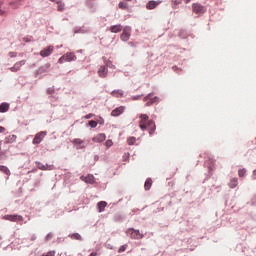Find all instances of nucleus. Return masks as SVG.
<instances>
[{"label":"nucleus","instance_id":"nucleus-12","mask_svg":"<svg viewBox=\"0 0 256 256\" xmlns=\"http://www.w3.org/2000/svg\"><path fill=\"white\" fill-rule=\"evenodd\" d=\"M123 113H125V106H120L111 112V116L119 117V115H123Z\"/></svg>","mask_w":256,"mask_h":256},{"label":"nucleus","instance_id":"nucleus-44","mask_svg":"<svg viewBox=\"0 0 256 256\" xmlns=\"http://www.w3.org/2000/svg\"><path fill=\"white\" fill-rule=\"evenodd\" d=\"M185 3H191V0H184Z\"/></svg>","mask_w":256,"mask_h":256},{"label":"nucleus","instance_id":"nucleus-27","mask_svg":"<svg viewBox=\"0 0 256 256\" xmlns=\"http://www.w3.org/2000/svg\"><path fill=\"white\" fill-rule=\"evenodd\" d=\"M57 3V11H65V3L61 2V1H56Z\"/></svg>","mask_w":256,"mask_h":256},{"label":"nucleus","instance_id":"nucleus-13","mask_svg":"<svg viewBox=\"0 0 256 256\" xmlns=\"http://www.w3.org/2000/svg\"><path fill=\"white\" fill-rule=\"evenodd\" d=\"M158 5H161V1L151 0L146 4V8L152 10L158 7Z\"/></svg>","mask_w":256,"mask_h":256},{"label":"nucleus","instance_id":"nucleus-40","mask_svg":"<svg viewBox=\"0 0 256 256\" xmlns=\"http://www.w3.org/2000/svg\"><path fill=\"white\" fill-rule=\"evenodd\" d=\"M6 129L3 126H0V133H5Z\"/></svg>","mask_w":256,"mask_h":256},{"label":"nucleus","instance_id":"nucleus-29","mask_svg":"<svg viewBox=\"0 0 256 256\" xmlns=\"http://www.w3.org/2000/svg\"><path fill=\"white\" fill-rule=\"evenodd\" d=\"M136 141H137V138H135V137H133V136H131V137H129V138L127 139L128 145H135Z\"/></svg>","mask_w":256,"mask_h":256},{"label":"nucleus","instance_id":"nucleus-21","mask_svg":"<svg viewBox=\"0 0 256 256\" xmlns=\"http://www.w3.org/2000/svg\"><path fill=\"white\" fill-rule=\"evenodd\" d=\"M239 185V180L237 178H232L229 182V188L230 189H235Z\"/></svg>","mask_w":256,"mask_h":256},{"label":"nucleus","instance_id":"nucleus-31","mask_svg":"<svg viewBox=\"0 0 256 256\" xmlns=\"http://www.w3.org/2000/svg\"><path fill=\"white\" fill-rule=\"evenodd\" d=\"M118 7H119V9H128L129 6L125 2H120L118 4Z\"/></svg>","mask_w":256,"mask_h":256},{"label":"nucleus","instance_id":"nucleus-25","mask_svg":"<svg viewBox=\"0 0 256 256\" xmlns=\"http://www.w3.org/2000/svg\"><path fill=\"white\" fill-rule=\"evenodd\" d=\"M0 171L1 173H4L8 177L9 175H11V171L9 170V168H7V166H0Z\"/></svg>","mask_w":256,"mask_h":256},{"label":"nucleus","instance_id":"nucleus-22","mask_svg":"<svg viewBox=\"0 0 256 256\" xmlns=\"http://www.w3.org/2000/svg\"><path fill=\"white\" fill-rule=\"evenodd\" d=\"M7 111H9V104L5 102L0 104V113H7Z\"/></svg>","mask_w":256,"mask_h":256},{"label":"nucleus","instance_id":"nucleus-1","mask_svg":"<svg viewBox=\"0 0 256 256\" xmlns=\"http://www.w3.org/2000/svg\"><path fill=\"white\" fill-rule=\"evenodd\" d=\"M139 119V127L141 131H147L148 129L150 135H153L155 133V129H157L155 122L153 120H149V116L147 114H140Z\"/></svg>","mask_w":256,"mask_h":256},{"label":"nucleus","instance_id":"nucleus-20","mask_svg":"<svg viewBox=\"0 0 256 256\" xmlns=\"http://www.w3.org/2000/svg\"><path fill=\"white\" fill-rule=\"evenodd\" d=\"M153 185V180L151 178H147L144 184L145 191H149Z\"/></svg>","mask_w":256,"mask_h":256},{"label":"nucleus","instance_id":"nucleus-11","mask_svg":"<svg viewBox=\"0 0 256 256\" xmlns=\"http://www.w3.org/2000/svg\"><path fill=\"white\" fill-rule=\"evenodd\" d=\"M108 73H109V69L107 68L106 65H102L99 67V69H98L99 77H101L102 79H105V77H107Z\"/></svg>","mask_w":256,"mask_h":256},{"label":"nucleus","instance_id":"nucleus-19","mask_svg":"<svg viewBox=\"0 0 256 256\" xmlns=\"http://www.w3.org/2000/svg\"><path fill=\"white\" fill-rule=\"evenodd\" d=\"M17 141V135H9L8 137L5 138L4 143L9 144V143H15Z\"/></svg>","mask_w":256,"mask_h":256},{"label":"nucleus","instance_id":"nucleus-17","mask_svg":"<svg viewBox=\"0 0 256 256\" xmlns=\"http://www.w3.org/2000/svg\"><path fill=\"white\" fill-rule=\"evenodd\" d=\"M71 143L73 145H79L80 147H77V149H83L85 146H81L83 145L84 141L81 138H75L71 141Z\"/></svg>","mask_w":256,"mask_h":256},{"label":"nucleus","instance_id":"nucleus-34","mask_svg":"<svg viewBox=\"0 0 256 256\" xmlns=\"http://www.w3.org/2000/svg\"><path fill=\"white\" fill-rule=\"evenodd\" d=\"M89 125L92 127V129H95V127H97V121H95V120H90V121H89Z\"/></svg>","mask_w":256,"mask_h":256},{"label":"nucleus","instance_id":"nucleus-43","mask_svg":"<svg viewBox=\"0 0 256 256\" xmlns=\"http://www.w3.org/2000/svg\"><path fill=\"white\" fill-rule=\"evenodd\" d=\"M37 239L36 236H32L31 241H35Z\"/></svg>","mask_w":256,"mask_h":256},{"label":"nucleus","instance_id":"nucleus-24","mask_svg":"<svg viewBox=\"0 0 256 256\" xmlns=\"http://www.w3.org/2000/svg\"><path fill=\"white\" fill-rule=\"evenodd\" d=\"M112 97H123V91L122 90H114L111 92Z\"/></svg>","mask_w":256,"mask_h":256},{"label":"nucleus","instance_id":"nucleus-9","mask_svg":"<svg viewBox=\"0 0 256 256\" xmlns=\"http://www.w3.org/2000/svg\"><path fill=\"white\" fill-rule=\"evenodd\" d=\"M131 37V28L125 27L120 36L121 41H127Z\"/></svg>","mask_w":256,"mask_h":256},{"label":"nucleus","instance_id":"nucleus-41","mask_svg":"<svg viewBox=\"0 0 256 256\" xmlns=\"http://www.w3.org/2000/svg\"><path fill=\"white\" fill-rule=\"evenodd\" d=\"M252 178H253V179H256V170L253 171Z\"/></svg>","mask_w":256,"mask_h":256},{"label":"nucleus","instance_id":"nucleus-3","mask_svg":"<svg viewBox=\"0 0 256 256\" xmlns=\"http://www.w3.org/2000/svg\"><path fill=\"white\" fill-rule=\"evenodd\" d=\"M127 235H130L131 239H143L144 235L141 234V232L139 230H135L133 228H129L127 231H126Z\"/></svg>","mask_w":256,"mask_h":256},{"label":"nucleus","instance_id":"nucleus-16","mask_svg":"<svg viewBox=\"0 0 256 256\" xmlns=\"http://www.w3.org/2000/svg\"><path fill=\"white\" fill-rule=\"evenodd\" d=\"M148 100L153 101V103H158L159 102V97H157V96L153 97V94L150 93L146 97H144V99H143V101H148Z\"/></svg>","mask_w":256,"mask_h":256},{"label":"nucleus","instance_id":"nucleus-6","mask_svg":"<svg viewBox=\"0 0 256 256\" xmlns=\"http://www.w3.org/2000/svg\"><path fill=\"white\" fill-rule=\"evenodd\" d=\"M5 221H12L13 223H17V221H23V216L19 214H8L4 216Z\"/></svg>","mask_w":256,"mask_h":256},{"label":"nucleus","instance_id":"nucleus-46","mask_svg":"<svg viewBox=\"0 0 256 256\" xmlns=\"http://www.w3.org/2000/svg\"><path fill=\"white\" fill-rule=\"evenodd\" d=\"M50 1L57 3V0H50Z\"/></svg>","mask_w":256,"mask_h":256},{"label":"nucleus","instance_id":"nucleus-33","mask_svg":"<svg viewBox=\"0 0 256 256\" xmlns=\"http://www.w3.org/2000/svg\"><path fill=\"white\" fill-rule=\"evenodd\" d=\"M107 68L109 67L110 69H116L115 65H113V63L111 61L106 62L105 65Z\"/></svg>","mask_w":256,"mask_h":256},{"label":"nucleus","instance_id":"nucleus-18","mask_svg":"<svg viewBox=\"0 0 256 256\" xmlns=\"http://www.w3.org/2000/svg\"><path fill=\"white\" fill-rule=\"evenodd\" d=\"M105 207H107L106 201H100L97 203V209H98L99 213H103V211H105Z\"/></svg>","mask_w":256,"mask_h":256},{"label":"nucleus","instance_id":"nucleus-7","mask_svg":"<svg viewBox=\"0 0 256 256\" xmlns=\"http://www.w3.org/2000/svg\"><path fill=\"white\" fill-rule=\"evenodd\" d=\"M53 51H55V47L53 45H50L40 51V56L49 57L53 54Z\"/></svg>","mask_w":256,"mask_h":256},{"label":"nucleus","instance_id":"nucleus-37","mask_svg":"<svg viewBox=\"0 0 256 256\" xmlns=\"http://www.w3.org/2000/svg\"><path fill=\"white\" fill-rule=\"evenodd\" d=\"M42 256H55V251H49L46 254H43Z\"/></svg>","mask_w":256,"mask_h":256},{"label":"nucleus","instance_id":"nucleus-10","mask_svg":"<svg viewBox=\"0 0 256 256\" xmlns=\"http://www.w3.org/2000/svg\"><path fill=\"white\" fill-rule=\"evenodd\" d=\"M36 166L38 169H40L41 171H53L54 167L53 165H49V164H43L41 162H37Z\"/></svg>","mask_w":256,"mask_h":256},{"label":"nucleus","instance_id":"nucleus-32","mask_svg":"<svg viewBox=\"0 0 256 256\" xmlns=\"http://www.w3.org/2000/svg\"><path fill=\"white\" fill-rule=\"evenodd\" d=\"M125 251H127V244L122 245L119 250L118 253H125Z\"/></svg>","mask_w":256,"mask_h":256},{"label":"nucleus","instance_id":"nucleus-42","mask_svg":"<svg viewBox=\"0 0 256 256\" xmlns=\"http://www.w3.org/2000/svg\"><path fill=\"white\" fill-rule=\"evenodd\" d=\"M89 256H97L96 252H92Z\"/></svg>","mask_w":256,"mask_h":256},{"label":"nucleus","instance_id":"nucleus-30","mask_svg":"<svg viewBox=\"0 0 256 256\" xmlns=\"http://www.w3.org/2000/svg\"><path fill=\"white\" fill-rule=\"evenodd\" d=\"M181 0H172V9H177L178 5H181Z\"/></svg>","mask_w":256,"mask_h":256},{"label":"nucleus","instance_id":"nucleus-38","mask_svg":"<svg viewBox=\"0 0 256 256\" xmlns=\"http://www.w3.org/2000/svg\"><path fill=\"white\" fill-rule=\"evenodd\" d=\"M151 105H153V101L151 100L146 101L145 107H151Z\"/></svg>","mask_w":256,"mask_h":256},{"label":"nucleus","instance_id":"nucleus-4","mask_svg":"<svg viewBox=\"0 0 256 256\" xmlns=\"http://www.w3.org/2000/svg\"><path fill=\"white\" fill-rule=\"evenodd\" d=\"M45 137H47V131L38 132L33 139V145H39V143H41Z\"/></svg>","mask_w":256,"mask_h":256},{"label":"nucleus","instance_id":"nucleus-39","mask_svg":"<svg viewBox=\"0 0 256 256\" xmlns=\"http://www.w3.org/2000/svg\"><path fill=\"white\" fill-rule=\"evenodd\" d=\"M92 117H94L93 113L87 114L86 116H84V118L86 119H91Z\"/></svg>","mask_w":256,"mask_h":256},{"label":"nucleus","instance_id":"nucleus-36","mask_svg":"<svg viewBox=\"0 0 256 256\" xmlns=\"http://www.w3.org/2000/svg\"><path fill=\"white\" fill-rule=\"evenodd\" d=\"M106 147H113V140H107L105 142Z\"/></svg>","mask_w":256,"mask_h":256},{"label":"nucleus","instance_id":"nucleus-5","mask_svg":"<svg viewBox=\"0 0 256 256\" xmlns=\"http://www.w3.org/2000/svg\"><path fill=\"white\" fill-rule=\"evenodd\" d=\"M192 11L196 15H203V13H205V6H203L199 3H194V4H192Z\"/></svg>","mask_w":256,"mask_h":256},{"label":"nucleus","instance_id":"nucleus-45","mask_svg":"<svg viewBox=\"0 0 256 256\" xmlns=\"http://www.w3.org/2000/svg\"><path fill=\"white\" fill-rule=\"evenodd\" d=\"M3 145V141L0 140V151H1V146Z\"/></svg>","mask_w":256,"mask_h":256},{"label":"nucleus","instance_id":"nucleus-15","mask_svg":"<svg viewBox=\"0 0 256 256\" xmlns=\"http://www.w3.org/2000/svg\"><path fill=\"white\" fill-rule=\"evenodd\" d=\"M110 31L111 33H121V31H123V26H121V24L111 26Z\"/></svg>","mask_w":256,"mask_h":256},{"label":"nucleus","instance_id":"nucleus-2","mask_svg":"<svg viewBox=\"0 0 256 256\" xmlns=\"http://www.w3.org/2000/svg\"><path fill=\"white\" fill-rule=\"evenodd\" d=\"M71 61H77V56L73 52H67L58 59L60 65H63V63H71Z\"/></svg>","mask_w":256,"mask_h":256},{"label":"nucleus","instance_id":"nucleus-23","mask_svg":"<svg viewBox=\"0 0 256 256\" xmlns=\"http://www.w3.org/2000/svg\"><path fill=\"white\" fill-rule=\"evenodd\" d=\"M85 183H89L90 185H93L95 183V177L93 175H88L84 178Z\"/></svg>","mask_w":256,"mask_h":256},{"label":"nucleus","instance_id":"nucleus-14","mask_svg":"<svg viewBox=\"0 0 256 256\" xmlns=\"http://www.w3.org/2000/svg\"><path fill=\"white\" fill-rule=\"evenodd\" d=\"M105 139H107V136H105V134L101 133V134H98L96 135L92 141L94 143H103V141H105Z\"/></svg>","mask_w":256,"mask_h":256},{"label":"nucleus","instance_id":"nucleus-35","mask_svg":"<svg viewBox=\"0 0 256 256\" xmlns=\"http://www.w3.org/2000/svg\"><path fill=\"white\" fill-rule=\"evenodd\" d=\"M51 239H53V233H48L45 237V241H51Z\"/></svg>","mask_w":256,"mask_h":256},{"label":"nucleus","instance_id":"nucleus-26","mask_svg":"<svg viewBox=\"0 0 256 256\" xmlns=\"http://www.w3.org/2000/svg\"><path fill=\"white\" fill-rule=\"evenodd\" d=\"M68 237L70 239H75L76 241H81V234L79 233H74V234H69Z\"/></svg>","mask_w":256,"mask_h":256},{"label":"nucleus","instance_id":"nucleus-28","mask_svg":"<svg viewBox=\"0 0 256 256\" xmlns=\"http://www.w3.org/2000/svg\"><path fill=\"white\" fill-rule=\"evenodd\" d=\"M247 175V169L242 168L238 170V177H245Z\"/></svg>","mask_w":256,"mask_h":256},{"label":"nucleus","instance_id":"nucleus-8","mask_svg":"<svg viewBox=\"0 0 256 256\" xmlns=\"http://www.w3.org/2000/svg\"><path fill=\"white\" fill-rule=\"evenodd\" d=\"M25 63H27L26 60H21L19 62H16L14 66L10 68V71H12V73H17V71H21V67H23Z\"/></svg>","mask_w":256,"mask_h":256}]
</instances>
